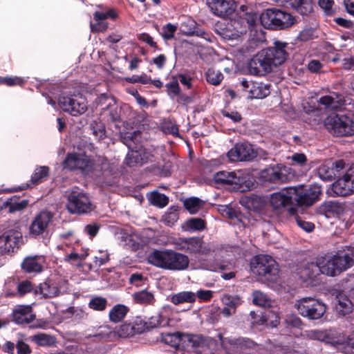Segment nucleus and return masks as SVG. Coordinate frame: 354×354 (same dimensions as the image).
<instances>
[{"mask_svg": "<svg viewBox=\"0 0 354 354\" xmlns=\"http://www.w3.org/2000/svg\"><path fill=\"white\" fill-rule=\"evenodd\" d=\"M151 265L167 270L181 271L189 267V257L172 250H155L147 257Z\"/></svg>", "mask_w": 354, "mask_h": 354, "instance_id": "obj_1", "label": "nucleus"}, {"mask_svg": "<svg viewBox=\"0 0 354 354\" xmlns=\"http://www.w3.org/2000/svg\"><path fill=\"white\" fill-rule=\"evenodd\" d=\"M261 24L268 29L283 30L296 23L295 17L290 13L277 9L269 8L260 15Z\"/></svg>", "mask_w": 354, "mask_h": 354, "instance_id": "obj_2", "label": "nucleus"}, {"mask_svg": "<svg viewBox=\"0 0 354 354\" xmlns=\"http://www.w3.org/2000/svg\"><path fill=\"white\" fill-rule=\"evenodd\" d=\"M327 131L336 137H348L354 135V120L345 114L331 113L324 120Z\"/></svg>", "mask_w": 354, "mask_h": 354, "instance_id": "obj_3", "label": "nucleus"}, {"mask_svg": "<svg viewBox=\"0 0 354 354\" xmlns=\"http://www.w3.org/2000/svg\"><path fill=\"white\" fill-rule=\"evenodd\" d=\"M174 244L177 250L203 257H207L214 252L210 243L204 242L203 238L198 236L179 238Z\"/></svg>", "mask_w": 354, "mask_h": 354, "instance_id": "obj_4", "label": "nucleus"}, {"mask_svg": "<svg viewBox=\"0 0 354 354\" xmlns=\"http://www.w3.org/2000/svg\"><path fill=\"white\" fill-rule=\"evenodd\" d=\"M298 313L308 319H319L326 311V306L322 301L314 297L302 298L296 304Z\"/></svg>", "mask_w": 354, "mask_h": 354, "instance_id": "obj_5", "label": "nucleus"}, {"mask_svg": "<svg viewBox=\"0 0 354 354\" xmlns=\"http://www.w3.org/2000/svg\"><path fill=\"white\" fill-rule=\"evenodd\" d=\"M253 273L265 277L268 280H273L278 273V268L274 259L269 255H258L251 262Z\"/></svg>", "mask_w": 354, "mask_h": 354, "instance_id": "obj_6", "label": "nucleus"}, {"mask_svg": "<svg viewBox=\"0 0 354 354\" xmlns=\"http://www.w3.org/2000/svg\"><path fill=\"white\" fill-rule=\"evenodd\" d=\"M261 176L270 183H286L295 177V173L292 168L279 164L264 169L261 173Z\"/></svg>", "mask_w": 354, "mask_h": 354, "instance_id": "obj_7", "label": "nucleus"}, {"mask_svg": "<svg viewBox=\"0 0 354 354\" xmlns=\"http://www.w3.org/2000/svg\"><path fill=\"white\" fill-rule=\"evenodd\" d=\"M66 209L71 214H82L90 212L93 205L86 194L73 191L68 196Z\"/></svg>", "mask_w": 354, "mask_h": 354, "instance_id": "obj_8", "label": "nucleus"}, {"mask_svg": "<svg viewBox=\"0 0 354 354\" xmlns=\"http://www.w3.org/2000/svg\"><path fill=\"white\" fill-rule=\"evenodd\" d=\"M58 104L64 111L73 116L81 115L87 110L86 99L82 95L60 96Z\"/></svg>", "mask_w": 354, "mask_h": 354, "instance_id": "obj_9", "label": "nucleus"}, {"mask_svg": "<svg viewBox=\"0 0 354 354\" xmlns=\"http://www.w3.org/2000/svg\"><path fill=\"white\" fill-rule=\"evenodd\" d=\"M248 69L251 75L259 76L272 71V66L263 49L250 59L248 64Z\"/></svg>", "mask_w": 354, "mask_h": 354, "instance_id": "obj_10", "label": "nucleus"}, {"mask_svg": "<svg viewBox=\"0 0 354 354\" xmlns=\"http://www.w3.org/2000/svg\"><path fill=\"white\" fill-rule=\"evenodd\" d=\"M270 203L271 206L276 209H286L290 215L294 216L297 213V208L293 205L292 193L283 190L273 193L270 196Z\"/></svg>", "mask_w": 354, "mask_h": 354, "instance_id": "obj_11", "label": "nucleus"}, {"mask_svg": "<svg viewBox=\"0 0 354 354\" xmlns=\"http://www.w3.org/2000/svg\"><path fill=\"white\" fill-rule=\"evenodd\" d=\"M296 192L294 190V193ZM322 188L317 185H310L297 191L295 201L298 205L309 207L319 200Z\"/></svg>", "mask_w": 354, "mask_h": 354, "instance_id": "obj_12", "label": "nucleus"}, {"mask_svg": "<svg viewBox=\"0 0 354 354\" xmlns=\"http://www.w3.org/2000/svg\"><path fill=\"white\" fill-rule=\"evenodd\" d=\"M247 30L248 27L245 24H243V20L233 19L220 27L218 32L224 39L232 40L236 39L245 34Z\"/></svg>", "mask_w": 354, "mask_h": 354, "instance_id": "obj_13", "label": "nucleus"}, {"mask_svg": "<svg viewBox=\"0 0 354 354\" xmlns=\"http://www.w3.org/2000/svg\"><path fill=\"white\" fill-rule=\"evenodd\" d=\"M53 218V214L48 210H42L36 214L30 225V235L37 237L47 232Z\"/></svg>", "mask_w": 354, "mask_h": 354, "instance_id": "obj_14", "label": "nucleus"}, {"mask_svg": "<svg viewBox=\"0 0 354 354\" xmlns=\"http://www.w3.org/2000/svg\"><path fill=\"white\" fill-rule=\"evenodd\" d=\"M332 192L336 196H345L354 192V169H349L332 187Z\"/></svg>", "mask_w": 354, "mask_h": 354, "instance_id": "obj_15", "label": "nucleus"}, {"mask_svg": "<svg viewBox=\"0 0 354 354\" xmlns=\"http://www.w3.org/2000/svg\"><path fill=\"white\" fill-rule=\"evenodd\" d=\"M206 4L214 15L221 18L230 16L236 8L233 0H206Z\"/></svg>", "mask_w": 354, "mask_h": 354, "instance_id": "obj_16", "label": "nucleus"}, {"mask_svg": "<svg viewBox=\"0 0 354 354\" xmlns=\"http://www.w3.org/2000/svg\"><path fill=\"white\" fill-rule=\"evenodd\" d=\"M255 150L248 143H237L227 153L232 162L248 161L256 157Z\"/></svg>", "mask_w": 354, "mask_h": 354, "instance_id": "obj_17", "label": "nucleus"}, {"mask_svg": "<svg viewBox=\"0 0 354 354\" xmlns=\"http://www.w3.org/2000/svg\"><path fill=\"white\" fill-rule=\"evenodd\" d=\"M348 100H350L349 98H346L341 93L331 92L328 95L321 97L318 103L328 110L342 111L346 109L347 104H349Z\"/></svg>", "mask_w": 354, "mask_h": 354, "instance_id": "obj_18", "label": "nucleus"}, {"mask_svg": "<svg viewBox=\"0 0 354 354\" xmlns=\"http://www.w3.org/2000/svg\"><path fill=\"white\" fill-rule=\"evenodd\" d=\"M213 180L216 185H227L233 186V189H239L245 182L240 171H221L214 175Z\"/></svg>", "mask_w": 354, "mask_h": 354, "instance_id": "obj_19", "label": "nucleus"}, {"mask_svg": "<svg viewBox=\"0 0 354 354\" xmlns=\"http://www.w3.org/2000/svg\"><path fill=\"white\" fill-rule=\"evenodd\" d=\"M65 167L73 170H89L93 167L92 160L85 154L70 153L64 162Z\"/></svg>", "mask_w": 354, "mask_h": 354, "instance_id": "obj_20", "label": "nucleus"}, {"mask_svg": "<svg viewBox=\"0 0 354 354\" xmlns=\"http://www.w3.org/2000/svg\"><path fill=\"white\" fill-rule=\"evenodd\" d=\"M287 44L277 41L274 46L263 49L272 66H277L282 64L288 57L286 48Z\"/></svg>", "mask_w": 354, "mask_h": 354, "instance_id": "obj_21", "label": "nucleus"}, {"mask_svg": "<svg viewBox=\"0 0 354 354\" xmlns=\"http://www.w3.org/2000/svg\"><path fill=\"white\" fill-rule=\"evenodd\" d=\"M153 161V155L143 149L129 151L125 158V163L129 167L142 166L145 163Z\"/></svg>", "mask_w": 354, "mask_h": 354, "instance_id": "obj_22", "label": "nucleus"}, {"mask_svg": "<svg viewBox=\"0 0 354 354\" xmlns=\"http://www.w3.org/2000/svg\"><path fill=\"white\" fill-rule=\"evenodd\" d=\"M336 266L342 272L354 265V248L348 247L335 255Z\"/></svg>", "mask_w": 354, "mask_h": 354, "instance_id": "obj_23", "label": "nucleus"}, {"mask_svg": "<svg viewBox=\"0 0 354 354\" xmlns=\"http://www.w3.org/2000/svg\"><path fill=\"white\" fill-rule=\"evenodd\" d=\"M38 294L44 298H52L58 296L60 290L55 282L48 279L35 288V295Z\"/></svg>", "mask_w": 354, "mask_h": 354, "instance_id": "obj_24", "label": "nucleus"}, {"mask_svg": "<svg viewBox=\"0 0 354 354\" xmlns=\"http://www.w3.org/2000/svg\"><path fill=\"white\" fill-rule=\"evenodd\" d=\"M44 257L43 256H29L26 257L21 263V268L25 272H40L43 269Z\"/></svg>", "mask_w": 354, "mask_h": 354, "instance_id": "obj_25", "label": "nucleus"}, {"mask_svg": "<svg viewBox=\"0 0 354 354\" xmlns=\"http://www.w3.org/2000/svg\"><path fill=\"white\" fill-rule=\"evenodd\" d=\"M319 266L321 267V273L332 277L340 273L337 266H336L335 255L328 257H322L319 259Z\"/></svg>", "mask_w": 354, "mask_h": 354, "instance_id": "obj_26", "label": "nucleus"}, {"mask_svg": "<svg viewBox=\"0 0 354 354\" xmlns=\"http://www.w3.org/2000/svg\"><path fill=\"white\" fill-rule=\"evenodd\" d=\"M205 339L203 336L182 333L181 344L183 347L195 349L203 346Z\"/></svg>", "mask_w": 354, "mask_h": 354, "instance_id": "obj_27", "label": "nucleus"}, {"mask_svg": "<svg viewBox=\"0 0 354 354\" xmlns=\"http://www.w3.org/2000/svg\"><path fill=\"white\" fill-rule=\"evenodd\" d=\"M334 346L341 352L348 354L354 352V333L347 338L338 337L333 342Z\"/></svg>", "mask_w": 354, "mask_h": 354, "instance_id": "obj_28", "label": "nucleus"}, {"mask_svg": "<svg viewBox=\"0 0 354 354\" xmlns=\"http://www.w3.org/2000/svg\"><path fill=\"white\" fill-rule=\"evenodd\" d=\"M299 274L304 280L314 279L321 273V267L319 266V261L314 263H308L304 267L301 268Z\"/></svg>", "mask_w": 354, "mask_h": 354, "instance_id": "obj_29", "label": "nucleus"}, {"mask_svg": "<svg viewBox=\"0 0 354 354\" xmlns=\"http://www.w3.org/2000/svg\"><path fill=\"white\" fill-rule=\"evenodd\" d=\"M270 94V86L263 82H254L249 90V97L263 99Z\"/></svg>", "mask_w": 354, "mask_h": 354, "instance_id": "obj_30", "label": "nucleus"}, {"mask_svg": "<svg viewBox=\"0 0 354 354\" xmlns=\"http://www.w3.org/2000/svg\"><path fill=\"white\" fill-rule=\"evenodd\" d=\"M292 9L301 15H308L313 11L312 0H294L290 3Z\"/></svg>", "mask_w": 354, "mask_h": 354, "instance_id": "obj_31", "label": "nucleus"}, {"mask_svg": "<svg viewBox=\"0 0 354 354\" xmlns=\"http://www.w3.org/2000/svg\"><path fill=\"white\" fill-rule=\"evenodd\" d=\"M8 240V250L13 252L15 248H19L23 244V236L20 232L11 230L4 233Z\"/></svg>", "mask_w": 354, "mask_h": 354, "instance_id": "obj_32", "label": "nucleus"}, {"mask_svg": "<svg viewBox=\"0 0 354 354\" xmlns=\"http://www.w3.org/2000/svg\"><path fill=\"white\" fill-rule=\"evenodd\" d=\"M337 304L335 306V309L339 314L345 315L351 313L353 303L346 296L340 295L337 297Z\"/></svg>", "mask_w": 354, "mask_h": 354, "instance_id": "obj_33", "label": "nucleus"}, {"mask_svg": "<svg viewBox=\"0 0 354 354\" xmlns=\"http://www.w3.org/2000/svg\"><path fill=\"white\" fill-rule=\"evenodd\" d=\"M196 300V295L194 292L191 291L180 292L171 298V302L175 305H178L183 303H194Z\"/></svg>", "mask_w": 354, "mask_h": 354, "instance_id": "obj_34", "label": "nucleus"}, {"mask_svg": "<svg viewBox=\"0 0 354 354\" xmlns=\"http://www.w3.org/2000/svg\"><path fill=\"white\" fill-rule=\"evenodd\" d=\"M32 340L39 346H53L56 344V338L51 335L37 333L32 336Z\"/></svg>", "mask_w": 354, "mask_h": 354, "instance_id": "obj_35", "label": "nucleus"}, {"mask_svg": "<svg viewBox=\"0 0 354 354\" xmlns=\"http://www.w3.org/2000/svg\"><path fill=\"white\" fill-rule=\"evenodd\" d=\"M128 311L129 308L126 306L117 304L110 310L109 319L113 322H119L125 317Z\"/></svg>", "mask_w": 354, "mask_h": 354, "instance_id": "obj_36", "label": "nucleus"}, {"mask_svg": "<svg viewBox=\"0 0 354 354\" xmlns=\"http://www.w3.org/2000/svg\"><path fill=\"white\" fill-rule=\"evenodd\" d=\"M132 296L135 303L138 304L150 305L155 301L153 294L146 290L134 292Z\"/></svg>", "mask_w": 354, "mask_h": 354, "instance_id": "obj_37", "label": "nucleus"}, {"mask_svg": "<svg viewBox=\"0 0 354 354\" xmlns=\"http://www.w3.org/2000/svg\"><path fill=\"white\" fill-rule=\"evenodd\" d=\"M49 174V168L46 166L38 167L34 171L30 179V182L33 185H38L43 182L48 177Z\"/></svg>", "mask_w": 354, "mask_h": 354, "instance_id": "obj_38", "label": "nucleus"}, {"mask_svg": "<svg viewBox=\"0 0 354 354\" xmlns=\"http://www.w3.org/2000/svg\"><path fill=\"white\" fill-rule=\"evenodd\" d=\"M318 176L324 180H330L336 176L330 162L324 163L317 169Z\"/></svg>", "mask_w": 354, "mask_h": 354, "instance_id": "obj_39", "label": "nucleus"}, {"mask_svg": "<svg viewBox=\"0 0 354 354\" xmlns=\"http://www.w3.org/2000/svg\"><path fill=\"white\" fill-rule=\"evenodd\" d=\"M205 77L207 82L214 86L219 85L223 79L222 73L214 68H210L207 71Z\"/></svg>", "mask_w": 354, "mask_h": 354, "instance_id": "obj_40", "label": "nucleus"}, {"mask_svg": "<svg viewBox=\"0 0 354 354\" xmlns=\"http://www.w3.org/2000/svg\"><path fill=\"white\" fill-rule=\"evenodd\" d=\"M102 113L108 114L111 121L115 122L120 120V109L115 102H109L102 109Z\"/></svg>", "mask_w": 354, "mask_h": 354, "instance_id": "obj_41", "label": "nucleus"}, {"mask_svg": "<svg viewBox=\"0 0 354 354\" xmlns=\"http://www.w3.org/2000/svg\"><path fill=\"white\" fill-rule=\"evenodd\" d=\"M149 201L151 204L159 207H164L169 203V198L163 194H160L158 192H154L151 194L149 197Z\"/></svg>", "mask_w": 354, "mask_h": 354, "instance_id": "obj_42", "label": "nucleus"}, {"mask_svg": "<svg viewBox=\"0 0 354 354\" xmlns=\"http://www.w3.org/2000/svg\"><path fill=\"white\" fill-rule=\"evenodd\" d=\"M90 128L93 136L100 140L105 137V127L101 121L93 120L90 123Z\"/></svg>", "mask_w": 354, "mask_h": 354, "instance_id": "obj_43", "label": "nucleus"}, {"mask_svg": "<svg viewBox=\"0 0 354 354\" xmlns=\"http://www.w3.org/2000/svg\"><path fill=\"white\" fill-rule=\"evenodd\" d=\"M182 333H167L162 335V340L167 344L174 347H179L181 345Z\"/></svg>", "mask_w": 354, "mask_h": 354, "instance_id": "obj_44", "label": "nucleus"}, {"mask_svg": "<svg viewBox=\"0 0 354 354\" xmlns=\"http://www.w3.org/2000/svg\"><path fill=\"white\" fill-rule=\"evenodd\" d=\"M253 303L255 305L262 307H270L271 306V300L266 295L259 290H255L252 293Z\"/></svg>", "mask_w": 354, "mask_h": 354, "instance_id": "obj_45", "label": "nucleus"}, {"mask_svg": "<svg viewBox=\"0 0 354 354\" xmlns=\"http://www.w3.org/2000/svg\"><path fill=\"white\" fill-rule=\"evenodd\" d=\"M178 207L173 206L171 207L168 212H166L162 218V221L167 225H173L178 219V214L177 213Z\"/></svg>", "mask_w": 354, "mask_h": 354, "instance_id": "obj_46", "label": "nucleus"}, {"mask_svg": "<svg viewBox=\"0 0 354 354\" xmlns=\"http://www.w3.org/2000/svg\"><path fill=\"white\" fill-rule=\"evenodd\" d=\"M107 299L102 297H94L88 303V307L97 311H103L106 309L107 306Z\"/></svg>", "mask_w": 354, "mask_h": 354, "instance_id": "obj_47", "label": "nucleus"}, {"mask_svg": "<svg viewBox=\"0 0 354 354\" xmlns=\"http://www.w3.org/2000/svg\"><path fill=\"white\" fill-rule=\"evenodd\" d=\"M203 205V201L198 198H189L184 202L185 208L191 214H196L202 207Z\"/></svg>", "mask_w": 354, "mask_h": 354, "instance_id": "obj_48", "label": "nucleus"}, {"mask_svg": "<svg viewBox=\"0 0 354 354\" xmlns=\"http://www.w3.org/2000/svg\"><path fill=\"white\" fill-rule=\"evenodd\" d=\"M240 19L243 21V24H245V21L246 22L247 24L245 25L248 29L256 26L258 21L260 20V16L255 12L250 10V12H246L245 14H243Z\"/></svg>", "mask_w": 354, "mask_h": 354, "instance_id": "obj_49", "label": "nucleus"}, {"mask_svg": "<svg viewBox=\"0 0 354 354\" xmlns=\"http://www.w3.org/2000/svg\"><path fill=\"white\" fill-rule=\"evenodd\" d=\"M223 303L229 308L236 310V308L241 304V299L239 296L224 295L222 297Z\"/></svg>", "mask_w": 354, "mask_h": 354, "instance_id": "obj_50", "label": "nucleus"}, {"mask_svg": "<svg viewBox=\"0 0 354 354\" xmlns=\"http://www.w3.org/2000/svg\"><path fill=\"white\" fill-rule=\"evenodd\" d=\"M35 288H34L32 283L30 281L24 280L22 281H20L18 283L17 288V294L19 296L23 297L26 294L30 292L32 290L35 291Z\"/></svg>", "mask_w": 354, "mask_h": 354, "instance_id": "obj_51", "label": "nucleus"}, {"mask_svg": "<svg viewBox=\"0 0 354 354\" xmlns=\"http://www.w3.org/2000/svg\"><path fill=\"white\" fill-rule=\"evenodd\" d=\"M231 344L236 345L241 349L253 348L255 345L254 342L250 339L239 337L229 341Z\"/></svg>", "mask_w": 354, "mask_h": 354, "instance_id": "obj_52", "label": "nucleus"}, {"mask_svg": "<svg viewBox=\"0 0 354 354\" xmlns=\"http://www.w3.org/2000/svg\"><path fill=\"white\" fill-rule=\"evenodd\" d=\"M177 27L171 24H168L162 28L161 35L165 40H169L174 37Z\"/></svg>", "mask_w": 354, "mask_h": 354, "instance_id": "obj_53", "label": "nucleus"}, {"mask_svg": "<svg viewBox=\"0 0 354 354\" xmlns=\"http://www.w3.org/2000/svg\"><path fill=\"white\" fill-rule=\"evenodd\" d=\"M28 205V200H22L19 202H10L8 205V212L12 213L17 211H21L25 209Z\"/></svg>", "mask_w": 354, "mask_h": 354, "instance_id": "obj_54", "label": "nucleus"}, {"mask_svg": "<svg viewBox=\"0 0 354 354\" xmlns=\"http://www.w3.org/2000/svg\"><path fill=\"white\" fill-rule=\"evenodd\" d=\"M187 227L193 230H202L205 228V223L201 218H191L187 222Z\"/></svg>", "mask_w": 354, "mask_h": 354, "instance_id": "obj_55", "label": "nucleus"}, {"mask_svg": "<svg viewBox=\"0 0 354 354\" xmlns=\"http://www.w3.org/2000/svg\"><path fill=\"white\" fill-rule=\"evenodd\" d=\"M147 324L150 328H156L164 324L162 317L159 313H156L149 318Z\"/></svg>", "mask_w": 354, "mask_h": 354, "instance_id": "obj_56", "label": "nucleus"}, {"mask_svg": "<svg viewBox=\"0 0 354 354\" xmlns=\"http://www.w3.org/2000/svg\"><path fill=\"white\" fill-rule=\"evenodd\" d=\"M318 4L319 7L325 12L326 14L331 15L333 14V0H319Z\"/></svg>", "mask_w": 354, "mask_h": 354, "instance_id": "obj_57", "label": "nucleus"}, {"mask_svg": "<svg viewBox=\"0 0 354 354\" xmlns=\"http://www.w3.org/2000/svg\"><path fill=\"white\" fill-rule=\"evenodd\" d=\"M16 348L18 354H30L32 353L29 345L21 339L17 342Z\"/></svg>", "mask_w": 354, "mask_h": 354, "instance_id": "obj_58", "label": "nucleus"}, {"mask_svg": "<svg viewBox=\"0 0 354 354\" xmlns=\"http://www.w3.org/2000/svg\"><path fill=\"white\" fill-rule=\"evenodd\" d=\"M93 17L95 21H104L107 18H115V14L113 10H108L106 12H95L93 14Z\"/></svg>", "mask_w": 354, "mask_h": 354, "instance_id": "obj_59", "label": "nucleus"}, {"mask_svg": "<svg viewBox=\"0 0 354 354\" xmlns=\"http://www.w3.org/2000/svg\"><path fill=\"white\" fill-rule=\"evenodd\" d=\"M288 159L300 166H303L307 162L306 155L301 153H295L289 157Z\"/></svg>", "mask_w": 354, "mask_h": 354, "instance_id": "obj_60", "label": "nucleus"}, {"mask_svg": "<svg viewBox=\"0 0 354 354\" xmlns=\"http://www.w3.org/2000/svg\"><path fill=\"white\" fill-rule=\"evenodd\" d=\"M100 225L97 223L88 224L84 227V232L89 235L91 238L94 237L98 232Z\"/></svg>", "mask_w": 354, "mask_h": 354, "instance_id": "obj_61", "label": "nucleus"}, {"mask_svg": "<svg viewBox=\"0 0 354 354\" xmlns=\"http://www.w3.org/2000/svg\"><path fill=\"white\" fill-rule=\"evenodd\" d=\"M68 311L73 314V316L77 319H85L88 317V313L80 308H69Z\"/></svg>", "mask_w": 354, "mask_h": 354, "instance_id": "obj_62", "label": "nucleus"}, {"mask_svg": "<svg viewBox=\"0 0 354 354\" xmlns=\"http://www.w3.org/2000/svg\"><path fill=\"white\" fill-rule=\"evenodd\" d=\"M323 68V64L322 62L317 59H313L309 62L308 64V69L311 73H318L322 71Z\"/></svg>", "mask_w": 354, "mask_h": 354, "instance_id": "obj_63", "label": "nucleus"}, {"mask_svg": "<svg viewBox=\"0 0 354 354\" xmlns=\"http://www.w3.org/2000/svg\"><path fill=\"white\" fill-rule=\"evenodd\" d=\"M35 316L32 314H26L22 315H17V317H14L15 321L17 324H30L35 319Z\"/></svg>", "mask_w": 354, "mask_h": 354, "instance_id": "obj_64", "label": "nucleus"}]
</instances>
